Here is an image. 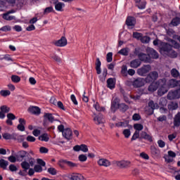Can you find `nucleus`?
Segmentation results:
<instances>
[{"instance_id":"obj_10","label":"nucleus","mask_w":180,"mask_h":180,"mask_svg":"<svg viewBox=\"0 0 180 180\" xmlns=\"http://www.w3.org/2000/svg\"><path fill=\"white\" fill-rule=\"evenodd\" d=\"M67 43V38H65V37H62L61 39H58V41H56L54 42V44L57 47H65Z\"/></svg>"},{"instance_id":"obj_6","label":"nucleus","mask_w":180,"mask_h":180,"mask_svg":"<svg viewBox=\"0 0 180 180\" xmlns=\"http://www.w3.org/2000/svg\"><path fill=\"white\" fill-rule=\"evenodd\" d=\"M92 117L96 124H103V123H105V117H103V115L101 113L98 115L94 113Z\"/></svg>"},{"instance_id":"obj_20","label":"nucleus","mask_w":180,"mask_h":180,"mask_svg":"<svg viewBox=\"0 0 180 180\" xmlns=\"http://www.w3.org/2000/svg\"><path fill=\"white\" fill-rule=\"evenodd\" d=\"M28 111L32 115H39L40 113V108L37 106H31L29 108Z\"/></svg>"},{"instance_id":"obj_41","label":"nucleus","mask_w":180,"mask_h":180,"mask_svg":"<svg viewBox=\"0 0 180 180\" xmlns=\"http://www.w3.org/2000/svg\"><path fill=\"white\" fill-rule=\"evenodd\" d=\"M119 109L121 112H126L129 109V106L124 103H121L120 104Z\"/></svg>"},{"instance_id":"obj_5","label":"nucleus","mask_w":180,"mask_h":180,"mask_svg":"<svg viewBox=\"0 0 180 180\" xmlns=\"http://www.w3.org/2000/svg\"><path fill=\"white\" fill-rule=\"evenodd\" d=\"M119 106H120V99L117 97H113L112 101L111 102L110 110L112 113H115L117 109H119Z\"/></svg>"},{"instance_id":"obj_18","label":"nucleus","mask_w":180,"mask_h":180,"mask_svg":"<svg viewBox=\"0 0 180 180\" xmlns=\"http://www.w3.org/2000/svg\"><path fill=\"white\" fill-rule=\"evenodd\" d=\"M178 86V81H176V79H171L170 80L168 81L167 86L168 88V89H169V88H175V86Z\"/></svg>"},{"instance_id":"obj_46","label":"nucleus","mask_w":180,"mask_h":180,"mask_svg":"<svg viewBox=\"0 0 180 180\" xmlns=\"http://www.w3.org/2000/svg\"><path fill=\"white\" fill-rule=\"evenodd\" d=\"M113 53L112 52H109L107 53L106 60L107 63H112V60H113Z\"/></svg>"},{"instance_id":"obj_36","label":"nucleus","mask_w":180,"mask_h":180,"mask_svg":"<svg viewBox=\"0 0 180 180\" xmlns=\"http://www.w3.org/2000/svg\"><path fill=\"white\" fill-rule=\"evenodd\" d=\"M8 161L1 159L0 160V167L1 168H3V169H6V167H8Z\"/></svg>"},{"instance_id":"obj_43","label":"nucleus","mask_w":180,"mask_h":180,"mask_svg":"<svg viewBox=\"0 0 180 180\" xmlns=\"http://www.w3.org/2000/svg\"><path fill=\"white\" fill-rule=\"evenodd\" d=\"M172 25L173 26H178V25L180 24V18L178 17H176L175 18H174L172 22H171Z\"/></svg>"},{"instance_id":"obj_25","label":"nucleus","mask_w":180,"mask_h":180,"mask_svg":"<svg viewBox=\"0 0 180 180\" xmlns=\"http://www.w3.org/2000/svg\"><path fill=\"white\" fill-rule=\"evenodd\" d=\"M115 80H113V79L110 78L107 80V86L110 89H113V88H115Z\"/></svg>"},{"instance_id":"obj_42","label":"nucleus","mask_w":180,"mask_h":180,"mask_svg":"<svg viewBox=\"0 0 180 180\" xmlns=\"http://www.w3.org/2000/svg\"><path fill=\"white\" fill-rule=\"evenodd\" d=\"M122 134H124L125 139H129V137H130V136L131 135V131H130V129H124V131H122Z\"/></svg>"},{"instance_id":"obj_28","label":"nucleus","mask_w":180,"mask_h":180,"mask_svg":"<svg viewBox=\"0 0 180 180\" xmlns=\"http://www.w3.org/2000/svg\"><path fill=\"white\" fill-rule=\"evenodd\" d=\"M72 180H84V176L81 174H75L71 177Z\"/></svg>"},{"instance_id":"obj_57","label":"nucleus","mask_w":180,"mask_h":180,"mask_svg":"<svg viewBox=\"0 0 180 180\" xmlns=\"http://www.w3.org/2000/svg\"><path fill=\"white\" fill-rule=\"evenodd\" d=\"M142 37H143V34H141V33H139V32L133 33V37H134L135 39H140L141 40Z\"/></svg>"},{"instance_id":"obj_19","label":"nucleus","mask_w":180,"mask_h":180,"mask_svg":"<svg viewBox=\"0 0 180 180\" xmlns=\"http://www.w3.org/2000/svg\"><path fill=\"white\" fill-rule=\"evenodd\" d=\"M148 107L150 108V113H153L155 109H158V108H160V105H158V103H154L153 101H150L148 103Z\"/></svg>"},{"instance_id":"obj_22","label":"nucleus","mask_w":180,"mask_h":180,"mask_svg":"<svg viewBox=\"0 0 180 180\" xmlns=\"http://www.w3.org/2000/svg\"><path fill=\"white\" fill-rule=\"evenodd\" d=\"M44 120H49V122H50L51 123H53V122L56 120L54 119V116H53V114L49 112H45L44 114Z\"/></svg>"},{"instance_id":"obj_2","label":"nucleus","mask_w":180,"mask_h":180,"mask_svg":"<svg viewBox=\"0 0 180 180\" xmlns=\"http://www.w3.org/2000/svg\"><path fill=\"white\" fill-rule=\"evenodd\" d=\"M171 44H164L163 46L161 48V51H163L168 57L170 58H176L178 57V53L172 49V47L174 49H179V44L178 42L172 40Z\"/></svg>"},{"instance_id":"obj_7","label":"nucleus","mask_w":180,"mask_h":180,"mask_svg":"<svg viewBox=\"0 0 180 180\" xmlns=\"http://www.w3.org/2000/svg\"><path fill=\"white\" fill-rule=\"evenodd\" d=\"M158 79V72L153 71L150 72L146 77V82H153Z\"/></svg>"},{"instance_id":"obj_30","label":"nucleus","mask_w":180,"mask_h":180,"mask_svg":"<svg viewBox=\"0 0 180 180\" xmlns=\"http://www.w3.org/2000/svg\"><path fill=\"white\" fill-rule=\"evenodd\" d=\"M60 162H63V164H66V165L69 166L70 168H74L77 167V164L68 160H62Z\"/></svg>"},{"instance_id":"obj_16","label":"nucleus","mask_w":180,"mask_h":180,"mask_svg":"<svg viewBox=\"0 0 180 180\" xmlns=\"http://www.w3.org/2000/svg\"><path fill=\"white\" fill-rule=\"evenodd\" d=\"M126 23L129 27H134L136 25V18L134 17H128Z\"/></svg>"},{"instance_id":"obj_21","label":"nucleus","mask_w":180,"mask_h":180,"mask_svg":"<svg viewBox=\"0 0 180 180\" xmlns=\"http://www.w3.org/2000/svg\"><path fill=\"white\" fill-rule=\"evenodd\" d=\"M138 57L141 61H144L145 63H150V58L148 55L146 53H139Z\"/></svg>"},{"instance_id":"obj_1","label":"nucleus","mask_w":180,"mask_h":180,"mask_svg":"<svg viewBox=\"0 0 180 180\" xmlns=\"http://www.w3.org/2000/svg\"><path fill=\"white\" fill-rule=\"evenodd\" d=\"M156 89H158V94L159 96H162V95L168 92V86H167V79L165 78L160 79L158 82L152 83L148 86L150 92H154Z\"/></svg>"},{"instance_id":"obj_23","label":"nucleus","mask_w":180,"mask_h":180,"mask_svg":"<svg viewBox=\"0 0 180 180\" xmlns=\"http://www.w3.org/2000/svg\"><path fill=\"white\" fill-rule=\"evenodd\" d=\"M16 137V134H9V133H4L3 134V138L5 140H14V139Z\"/></svg>"},{"instance_id":"obj_62","label":"nucleus","mask_w":180,"mask_h":180,"mask_svg":"<svg viewBox=\"0 0 180 180\" xmlns=\"http://www.w3.org/2000/svg\"><path fill=\"white\" fill-rule=\"evenodd\" d=\"M132 119L133 120L138 121L140 120V119H141V116H140L138 113H135L132 116Z\"/></svg>"},{"instance_id":"obj_64","label":"nucleus","mask_w":180,"mask_h":180,"mask_svg":"<svg viewBox=\"0 0 180 180\" xmlns=\"http://www.w3.org/2000/svg\"><path fill=\"white\" fill-rule=\"evenodd\" d=\"M2 32H9L11 30V27L6 25L0 29Z\"/></svg>"},{"instance_id":"obj_52","label":"nucleus","mask_w":180,"mask_h":180,"mask_svg":"<svg viewBox=\"0 0 180 180\" xmlns=\"http://www.w3.org/2000/svg\"><path fill=\"white\" fill-rule=\"evenodd\" d=\"M26 140L30 143H34V141H36V138H34V136H33L29 135L27 136Z\"/></svg>"},{"instance_id":"obj_32","label":"nucleus","mask_w":180,"mask_h":180,"mask_svg":"<svg viewBox=\"0 0 180 180\" xmlns=\"http://www.w3.org/2000/svg\"><path fill=\"white\" fill-rule=\"evenodd\" d=\"M50 138H49V134H43L42 135L39 136V140L41 141H49Z\"/></svg>"},{"instance_id":"obj_50","label":"nucleus","mask_w":180,"mask_h":180,"mask_svg":"<svg viewBox=\"0 0 180 180\" xmlns=\"http://www.w3.org/2000/svg\"><path fill=\"white\" fill-rule=\"evenodd\" d=\"M150 37L147 36L141 37V41L142 43H150Z\"/></svg>"},{"instance_id":"obj_56","label":"nucleus","mask_w":180,"mask_h":180,"mask_svg":"<svg viewBox=\"0 0 180 180\" xmlns=\"http://www.w3.org/2000/svg\"><path fill=\"white\" fill-rule=\"evenodd\" d=\"M48 172H49L51 175H56V174H57V170L53 167H50L48 169Z\"/></svg>"},{"instance_id":"obj_47","label":"nucleus","mask_w":180,"mask_h":180,"mask_svg":"<svg viewBox=\"0 0 180 180\" xmlns=\"http://www.w3.org/2000/svg\"><path fill=\"white\" fill-rule=\"evenodd\" d=\"M0 110L1 112H4V113H8V112H10V110H11V108H9L6 105H3L0 108Z\"/></svg>"},{"instance_id":"obj_45","label":"nucleus","mask_w":180,"mask_h":180,"mask_svg":"<svg viewBox=\"0 0 180 180\" xmlns=\"http://www.w3.org/2000/svg\"><path fill=\"white\" fill-rule=\"evenodd\" d=\"M0 95L1 96H9L11 95V91L9 90H1L0 91Z\"/></svg>"},{"instance_id":"obj_26","label":"nucleus","mask_w":180,"mask_h":180,"mask_svg":"<svg viewBox=\"0 0 180 180\" xmlns=\"http://www.w3.org/2000/svg\"><path fill=\"white\" fill-rule=\"evenodd\" d=\"M130 51V49L129 48H123L120 51H118V54H121V56H129V52Z\"/></svg>"},{"instance_id":"obj_27","label":"nucleus","mask_w":180,"mask_h":180,"mask_svg":"<svg viewBox=\"0 0 180 180\" xmlns=\"http://www.w3.org/2000/svg\"><path fill=\"white\" fill-rule=\"evenodd\" d=\"M146 5H147V1H146V0H142L140 3L136 4L139 9H146Z\"/></svg>"},{"instance_id":"obj_14","label":"nucleus","mask_w":180,"mask_h":180,"mask_svg":"<svg viewBox=\"0 0 180 180\" xmlns=\"http://www.w3.org/2000/svg\"><path fill=\"white\" fill-rule=\"evenodd\" d=\"M53 2L55 5L56 11H58V12H63V8L65 6V4L62 2H58V0H53Z\"/></svg>"},{"instance_id":"obj_39","label":"nucleus","mask_w":180,"mask_h":180,"mask_svg":"<svg viewBox=\"0 0 180 180\" xmlns=\"http://www.w3.org/2000/svg\"><path fill=\"white\" fill-rule=\"evenodd\" d=\"M11 81L15 84H18L20 82V77L13 75L11 76Z\"/></svg>"},{"instance_id":"obj_51","label":"nucleus","mask_w":180,"mask_h":180,"mask_svg":"<svg viewBox=\"0 0 180 180\" xmlns=\"http://www.w3.org/2000/svg\"><path fill=\"white\" fill-rule=\"evenodd\" d=\"M34 170L35 172H43V167L41 166L37 165L34 167Z\"/></svg>"},{"instance_id":"obj_24","label":"nucleus","mask_w":180,"mask_h":180,"mask_svg":"<svg viewBox=\"0 0 180 180\" xmlns=\"http://www.w3.org/2000/svg\"><path fill=\"white\" fill-rule=\"evenodd\" d=\"M141 139H144L145 140H148V141H153L151 136L148 135V134H147V132L146 131H142L141 133Z\"/></svg>"},{"instance_id":"obj_44","label":"nucleus","mask_w":180,"mask_h":180,"mask_svg":"<svg viewBox=\"0 0 180 180\" xmlns=\"http://www.w3.org/2000/svg\"><path fill=\"white\" fill-rule=\"evenodd\" d=\"M129 124V122H127V121L126 122H120L118 123H117L115 125L117 126V127H127Z\"/></svg>"},{"instance_id":"obj_38","label":"nucleus","mask_w":180,"mask_h":180,"mask_svg":"<svg viewBox=\"0 0 180 180\" xmlns=\"http://www.w3.org/2000/svg\"><path fill=\"white\" fill-rule=\"evenodd\" d=\"M94 108L96 109V110H97V112H104V110H105V108L101 107V105H99L98 103H96L94 105Z\"/></svg>"},{"instance_id":"obj_4","label":"nucleus","mask_w":180,"mask_h":180,"mask_svg":"<svg viewBox=\"0 0 180 180\" xmlns=\"http://www.w3.org/2000/svg\"><path fill=\"white\" fill-rule=\"evenodd\" d=\"M150 71H151V66L150 65H145L137 70V74L141 77H146Z\"/></svg>"},{"instance_id":"obj_61","label":"nucleus","mask_w":180,"mask_h":180,"mask_svg":"<svg viewBox=\"0 0 180 180\" xmlns=\"http://www.w3.org/2000/svg\"><path fill=\"white\" fill-rule=\"evenodd\" d=\"M174 175L176 180H180V170L174 172Z\"/></svg>"},{"instance_id":"obj_29","label":"nucleus","mask_w":180,"mask_h":180,"mask_svg":"<svg viewBox=\"0 0 180 180\" xmlns=\"http://www.w3.org/2000/svg\"><path fill=\"white\" fill-rule=\"evenodd\" d=\"M14 140H17L18 143H22V141H25V135H19L18 134H15V137L14 138Z\"/></svg>"},{"instance_id":"obj_49","label":"nucleus","mask_w":180,"mask_h":180,"mask_svg":"<svg viewBox=\"0 0 180 180\" xmlns=\"http://www.w3.org/2000/svg\"><path fill=\"white\" fill-rule=\"evenodd\" d=\"M140 137V132L138 131H135L134 135L131 137V141H134V140H137V139H139Z\"/></svg>"},{"instance_id":"obj_40","label":"nucleus","mask_w":180,"mask_h":180,"mask_svg":"<svg viewBox=\"0 0 180 180\" xmlns=\"http://www.w3.org/2000/svg\"><path fill=\"white\" fill-rule=\"evenodd\" d=\"M21 167L23 169L27 171V169L30 168V165L29 164V162L24 161L21 163Z\"/></svg>"},{"instance_id":"obj_54","label":"nucleus","mask_w":180,"mask_h":180,"mask_svg":"<svg viewBox=\"0 0 180 180\" xmlns=\"http://www.w3.org/2000/svg\"><path fill=\"white\" fill-rule=\"evenodd\" d=\"M130 98L134 101H140V98H141V96H140V94H136V95H131Z\"/></svg>"},{"instance_id":"obj_63","label":"nucleus","mask_w":180,"mask_h":180,"mask_svg":"<svg viewBox=\"0 0 180 180\" xmlns=\"http://www.w3.org/2000/svg\"><path fill=\"white\" fill-rule=\"evenodd\" d=\"M165 160L166 162H172L174 161L173 158H171V156L165 155Z\"/></svg>"},{"instance_id":"obj_59","label":"nucleus","mask_w":180,"mask_h":180,"mask_svg":"<svg viewBox=\"0 0 180 180\" xmlns=\"http://www.w3.org/2000/svg\"><path fill=\"white\" fill-rule=\"evenodd\" d=\"M70 99L72 102H73L74 105H78V101H77V98H75V95L72 94L70 96Z\"/></svg>"},{"instance_id":"obj_11","label":"nucleus","mask_w":180,"mask_h":180,"mask_svg":"<svg viewBox=\"0 0 180 180\" xmlns=\"http://www.w3.org/2000/svg\"><path fill=\"white\" fill-rule=\"evenodd\" d=\"M146 51L148 57L150 58H158V53H157L153 48H147Z\"/></svg>"},{"instance_id":"obj_48","label":"nucleus","mask_w":180,"mask_h":180,"mask_svg":"<svg viewBox=\"0 0 180 180\" xmlns=\"http://www.w3.org/2000/svg\"><path fill=\"white\" fill-rule=\"evenodd\" d=\"M107 75H108V70L104 69L103 71L102 76H100L101 81H105Z\"/></svg>"},{"instance_id":"obj_17","label":"nucleus","mask_w":180,"mask_h":180,"mask_svg":"<svg viewBox=\"0 0 180 180\" xmlns=\"http://www.w3.org/2000/svg\"><path fill=\"white\" fill-rule=\"evenodd\" d=\"M141 65V61L139 59H134L130 62V67L131 68H139Z\"/></svg>"},{"instance_id":"obj_8","label":"nucleus","mask_w":180,"mask_h":180,"mask_svg":"<svg viewBox=\"0 0 180 180\" xmlns=\"http://www.w3.org/2000/svg\"><path fill=\"white\" fill-rule=\"evenodd\" d=\"M168 99H179L180 98V89L176 90L174 91H169L167 95Z\"/></svg>"},{"instance_id":"obj_31","label":"nucleus","mask_w":180,"mask_h":180,"mask_svg":"<svg viewBox=\"0 0 180 180\" xmlns=\"http://www.w3.org/2000/svg\"><path fill=\"white\" fill-rule=\"evenodd\" d=\"M174 126L178 127L180 124V113L178 112L174 117Z\"/></svg>"},{"instance_id":"obj_34","label":"nucleus","mask_w":180,"mask_h":180,"mask_svg":"<svg viewBox=\"0 0 180 180\" xmlns=\"http://www.w3.org/2000/svg\"><path fill=\"white\" fill-rule=\"evenodd\" d=\"M134 129L136 130V131H141L143 129H144V126L141 124H134Z\"/></svg>"},{"instance_id":"obj_55","label":"nucleus","mask_w":180,"mask_h":180,"mask_svg":"<svg viewBox=\"0 0 180 180\" xmlns=\"http://www.w3.org/2000/svg\"><path fill=\"white\" fill-rule=\"evenodd\" d=\"M3 60H6V61H13L9 54L3 55Z\"/></svg>"},{"instance_id":"obj_12","label":"nucleus","mask_w":180,"mask_h":180,"mask_svg":"<svg viewBox=\"0 0 180 180\" xmlns=\"http://www.w3.org/2000/svg\"><path fill=\"white\" fill-rule=\"evenodd\" d=\"M74 151H82L83 153H88V146L85 144L76 145L73 147Z\"/></svg>"},{"instance_id":"obj_58","label":"nucleus","mask_w":180,"mask_h":180,"mask_svg":"<svg viewBox=\"0 0 180 180\" xmlns=\"http://www.w3.org/2000/svg\"><path fill=\"white\" fill-rule=\"evenodd\" d=\"M158 144L160 148H164V147H165V142L162 140L158 141Z\"/></svg>"},{"instance_id":"obj_15","label":"nucleus","mask_w":180,"mask_h":180,"mask_svg":"<svg viewBox=\"0 0 180 180\" xmlns=\"http://www.w3.org/2000/svg\"><path fill=\"white\" fill-rule=\"evenodd\" d=\"M63 136L66 139V140H71V139H72V131L68 128L65 129L63 132Z\"/></svg>"},{"instance_id":"obj_33","label":"nucleus","mask_w":180,"mask_h":180,"mask_svg":"<svg viewBox=\"0 0 180 180\" xmlns=\"http://www.w3.org/2000/svg\"><path fill=\"white\" fill-rule=\"evenodd\" d=\"M150 151H151L153 155H156V156L160 155V150H158L157 148H155V146H151Z\"/></svg>"},{"instance_id":"obj_37","label":"nucleus","mask_w":180,"mask_h":180,"mask_svg":"<svg viewBox=\"0 0 180 180\" xmlns=\"http://www.w3.org/2000/svg\"><path fill=\"white\" fill-rule=\"evenodd\" d=\"M3 19H5V20H13L15 19V16L9 15V13H7L3 15Z\"/></svg>"},{"instance_id":"obj_9","label":"nucleus","mask_w":180,"mask_h":180,"mask_svg":"<svg viewBox=\"0 0 180 180\" xmlns=\"http://www.w3.org/2000/svg\"><path fill=\"white\" fill-rule=\"evenodd\" d=\"M144 84H146V79L138 78L134 81L133 86L135 88H140V86H144Z\"/></svg>"},{"instance_id":"obj_60","label":"nucleus","mask_w":180,"mask_h":180,"mask_svg":"<svg viewBox=\"0 0 180 180\" xmlns=\"http://www.w3.org/2000/svg\"><path fill=\"white\" fill-rule=\"evenodd\" d=\"M37 164H39L41 167H46V162L41 159H37Z\"/></svg>"},{"instance_id":"obj_35","label":"nucleus","mask_w":180,"mask_h":180,"mask_svg":"<svg viewBox=\"0 0 180 180\" xmlns=\"http://www.w3.org/2000/svg\"><path fill=\"white\" fill-rule=\"evenodd\" d=\"M171 75L173 77V78H178V77H179V71L175 68H173L171 70Z\"/></svg>"},{"instance_id":"obj_13","label":"nucleus","mask_w":180,"mask_h":180,"mask_svg":"<svg viewBox=\"0 0 180 180\" xmlns=\"http://www.w3.org/2000/svg\"><path fill=\"white\" fill-rule=\"evenodd\" d=\"M97 164H98V165L100 167H110V165H112V163H110V161L108 160V159L105 158H101L99 159L97 162Z\"/></svg>"},{"instance_id":"obj_3","label":"nucleus","mask_w":180,"mask_h":180,"mask_svg":"<svg viewBox=\"0 0 180 180\" xmlns=\"http://www.w3.org/2000/svg\"><path fill=\"white\" fill-rule=\"evenodd\" d=\"M112 164L115 167L122 169L129 168V167H131V162L129 160H114Z\"/></svg>"},{"instance_id":"obj_53","label":"nucleus","mask_w":180,"mask_h":180,"mask_svg":"<svg viewBox=\"0 0 180 180\" xmlns=\"http://www.w3.org/2000/svg\"><path fill=\"white\" fill-rule=\"evenodd\" d=\"M86 160H88V158L85 155H79V161H81V162H85Z\"/></svg>"}]
</instances>
